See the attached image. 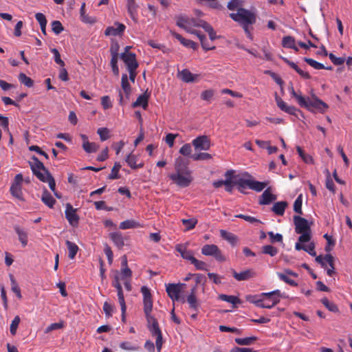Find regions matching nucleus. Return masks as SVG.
<instances>
[{
  "mask_svg": "<svg viewBox=\"0 0 352 352\" xmlns=\"http://www.w3.org/2000/svg\"><path fill=\"white\" fill-rule=\"evenodd\" d=\"M245 175L248 176V178L242 177L235 179L234 181H229L228 179L216 181L214 182L213 186L215 188H220L224 186L225 190L227 192H232L234 188H236L241 193L247 195L249 194L247 189L260 192L269 184L268 181L259 182L255 180L254 177L248 173H245Z\"/></svg>",
  "mask_w": 352,
  "mask_h": 352,
  "instance_id": "f257e3e1",
  "label": "nucleus"
},
{
  "mask_svg": "<svg viewBox=\"0 0 352 352\" xmlns=\"http://www.w3.org/2000/svg\"><path fill=\"white\" fill-rule=\"evenodd\" d=\"M175 173L170 175L173 184L179 187L188 186L193 180L192 172L188 167V162L182 157L176 159L175 163Z\"/></svg>",
  "mask_w": 352,
  "mask_h": 352,
  "instance_id": "f03ea898",
  "label": "nucleus"
},
{
  "mask_svg": "<svg viewBox=\"0 0 352 352\" xmlns=\"http://www.w3.org/2000/svg\"><path fill=\"white\" fill-rule=\"evenodd\" d=\"M295 231L301 235L298 238L300 243L309 242L311 240V228L308 221L300 216L294 217Z\"/></svg>",
  "mask_w": 352,
  "mask_h": 352,
  "instance_id": "7ed1b4c3",
  "label": "nucleus"
},
{
  "mask_svg": "<svg viewBox=\"0 0 352 352\" xmlns=\"http://www.w3.org/2000/svg\"><path fill=\"white\" fill-rule=\"evenodd\" d=\"M230 17L241 25H252L256 22V14L250 10L239 8L236 13L230 14Z\"/></svg>",
  "mask_w": 352,
  "mask_h": 352,
  "instance_id": "20e7f679",
  "label": "nucleus"
},
{
  "mask_svg": "<svg viewBox=\"0 0 352 352\" xmlns=\"http://www.w3.org/2000/svg\"><path fill=\"white\" fill-rule=\"evenodd\" d=\"M186 286L184 283H169L166 285V291L168 297L173 301H182L185 302L184 298L180 297L182 288Z\"/></svg>",
  "mask_w": 352,
  "mask_h": 352,
  "instance_id": "39448f33",
  "label": "nucleus"
},
{
  "mask_svg": "<svg viewBox=\"0 0 352 352\" xmlns=\"http://www.w3.org/2000/svg\"><path fill=\"white\" fill-rule=\"evenodd\" d=\"M305 104L306 105L300 106L311 111H314V109L320 113H324V111L329 108L327 104L314 96L312 98H305Z\"/></svg>",
  "mask_w": 352,
  "mask_h": 352,
  "instance_id": "423d86ee",
  "label": "nucleus"
},
{
  "mask_svg": "<svg viewBox=\"0 0 352 352\" xmlns=\"http://www.w3.org/2000/svg\"><path fill=\"white\" fill-rule=\"evenodd\" d=\"M201 254L205 256H213L217 261L223 262L226 261V257L221 252V250L214 244H206L201 248Z\"/></svg>",
  "mask_w": 352,
  "mask_h": 352,
  "instance_id": "0eeeda50",
  "label": "nucleus"
},
{
  "mask_svg": "<svg viewBox=\"0 0 352 352\" xmlns=\"http://www.w3.org/2000/svg\"><path fill=\"white\" fill-rule=\"evenodd\" d=\"M141 292L143 294V304H144V312L146 319L150 318H154L151 314L153 309V300L150 290L146 286H143L141 288Z\"/></svg>",
  "mask_w": 352,
  "mask_h": 352,
  "instance_id": "6e6552de",
  "label": "nucleus"
},
{
  "mask_svg": "<svg viewBox=\"0 0 352 352\" xmlns=\"http://www.w3.org/2000/svg\"><path fill=\"white\" fill-rule=\"evenodd\" d=\"M196 151H208L211 146V142L207 135H200L192 142Z\"/></svg>",
  "mask_w": 352,
  "mask_h": 352,
  "instance_id": "1a4fd4ad",
  "label": "nucleus"
},
{
  "mask_svg": "<svg viewBox=\"0 0 352 352\" xmlns=\"http://www.w3.org/2000/svg\"><path fill=\"white\" fill-rule=\"evenodd\" d=\"M120 58L126 65L128 70L137 69L138 63L134 53H122Z\"/></svg>",
  "mask_w": 352,
  "mask_h": 352,
  "instance_id": "9d476101",
  "label": "nucleus"
},
{
  "mask_svg": "<svg viewBox=\"0 0 352 352\" xmlns=\"http://www.w3.org/2000/svg\"><path fill=\"white\" fill-rule=\"evenodd\" d=\"M65 217L71 226L74 227L78 224L79 217L76 214V209L70 204L66 205Z\"/></svg>",
  "mask_w": 352,
  "mask_h": 352,
  "instance_id": "9b49d317",
  "label": "nucleus"
},
{
  "mask_svg": "<svg viewBox=\"0 0 352 352\" xmlns=\"http://www.w3.org/2000/svg\"><path fill=\"white\" fill-rule=\"evenodd\" d=\"M176 19V24L179 28H186L187 26L197 27L198 20L189 18L186 15L177 16Z\"/></svg>",
  "mask_w": 352,
  "mask_h": 352,
  "instance_id": "f8f14e48",
  "label": "nucleus"
},
{
  "mask_svg": "<svg viewBox=\"0 0 352 352\" xmlns=\"http://www.w3.org/2000/svg\"><path fill=\"white\" fill-rule=\"evenodd\" d=\"M148 328L153 336H156V339H162V333L160 329L157 320L155 318L146 319Z\"/></svg>",
  "mask_w": 352,
  "mask_h": 352,
  "instance_id": "ddd939ff",
  "label": "nucleus"
},
{
  "mask_svg": "<svg viewBox=\"0 0 352 352\" xmlns=\"http://www.w3.org/2000/svg\"><path fill=\"white\" fill-rule=\"evenodd\" d=\"M175 250L178 252L181 256L187 261L191 262L194 258V253L192 251L188 250V243H179L175 246Z\"/></svg>",
  "mask_w": 352,
  "mask_h": 352,
  "instance_id": "4468645a",
  "label": "nucleus"
},
{
  "mask_svg": "<svg viewBox=\"0 0 352 352\" xmlns=\"http://www.w3.org/2000/svg\"><path fill=\"white\" fill-rule=\"evenodd\" d=\"M30 164L32 172L38 178V173H45V172H48V170L45 168L43 164L35 156L32 157V161L30 162Z\"/></svg>",
  "mask_w": 352,
  "mask_h": 352,
  "instance_id": "2eb2a0df",
  "label": "nucleus"
},
{
  "mask_svg": "<svg viewBox=\"0 0 352 352\" xmlns=\"http://www.w3.org/2000/svg\"><path fill=\"white\" fill-rule=\"evenodd\" d=\"M113 286L117 289V291H118V300H119V303L121 307L122 318H124V314H125L126 309V304H125V301H124V297L122 286L118 280H116V281L113 283Z\"/></svg>",
  "mask_w": 352,
  "mask_h": 352,
  "instance_id": "dca6fc26",
  "label": "nucleus"
},
{
  "mask_svg": "<svg viewBox=\"0 0 352 352\" xmlns=\"http://www.w3.org/2000/svg\"><path fill=\"white\" fill-rule=\"evenodd\" d=\"M233 277L239 280H247L254 276V273L252 270H246L241 272H236L234 270H231Z\"/></svg>",
  "mask_w": 352,
  "mask_h": 352,
  "instance_id": "f3484780",
  "label": "nucleus"
},
{
  "mask_svg": "<svg viewBox=\"0 0 352 352\" xmlns=\"http://www.w3.org/2000/svg\"><path fill=\"white\" fill-rule=\"evenodd\" d=\"M171 32V34L175 38H177L178 41H180V43L185 47H189V48H192L193 50H197V44L191 41V40H189V39H186L184 37H182V35H180L178 33H176L175 32H173V31H170Z\"/></svg>",
  "mask_w": 352,
  "mask_h": 352,
  "instance_id": "a211bd4d",
  "label": "nucleus"
},
{
  "mask_svg": "<svg viewBox=\"0 0 352 352\" xmlns=\"http://www.w3.org/2000/svg\"><path fill=\"white\" fill-rule=\"evenodd\" d=\"M178 76L185 82H192L195 81L199 76L197 74H193L187 69L179 72Z\"/></svg>",
  "mask_w": 352,
  "mask_h": 352,
  "instance_id": "6ab92c4d",
  "label": "nucleus"
},
{
  "mask_svg": "<svg viewBox=\"0 0 352 352\" xmlns=\"http://www.w3.org/2000/svg\"><path fill=\"white\" fill-rule=\"evenodd\" d=\"M148 98L149 95H148L146 91L137 98V100L132 104V107L135 108L141 106L144 109H146L148 107Z\"/></svg>",
  "mask_w": 352,
  "mask_h": 352,
  "instance_id": "aec40b11",
  "label": "nucleus"
},
{
  "mask_svg": "<svg viewBox=\"0 0 352 352\" xmlns=\"http://www.w3.org/2000/svg\"><path fill=\"white\" fill-rule=\"evenodd\" d=\"M282 59L284 60L285 63H286L288 65L293 68L301 77L305 79L311 78V76L309 75V74L300 69L295 63L289 60L287 58L282 57Z\"/></svg>",
  "mask_w": 352,
  "mask_h": 352,
  "instance_id": "412c9836",
  "label": "nucleus"
},
{
  "mask_svg": "<svg viewBox=\"0 0 352 352\" xmlns=\"http://www.w3.org/2000/svg\"><path fill=\"white\" fill-rule=\"evenodd\" d=\"M110 237L118 248L122 249L123 248L124 245V238L121 232H116L111 233Z\"/></svg>",
  "mask_w": 352,
  "mask_h": 352,
  "instance_id": "4be33fe9",
  "label": "nucleus"
},
{
  "mask_svg": "<svg viewBox=\"0 0 352 352\" xmlns=\"http://www.w3.org/2000/svg\"><path fill=\"white\" fill-rule=\"evenodd\" d=\"M220 235L224 240L228 241L233 246L236 245L238 242V238L235 234L225 230H220Z\"/></svg>",
  "mask_w": 352,
  "mask_h": 352,
  "instance_id": "5701e85b",
  "label": "nucleus"
},
{
  "mask_svg": "<svg viewBox=\"0 0 352 352\" xmlns=\"http://www.w3.org/2000/svg\"><path fill=\"white\" fill-rule=\"evenodd\" d=\"M121 87L125 94L126 98L129 100L131 92V87L129 82L128 76L126 74L122 76Z\"/></svg>",
  "mask_w": 352,
  "mask_h": 352,
  "instance_id": "b1692460",
  "label": "nucleus"
},
{
  "mask_svg": "<svg viewBox=\"0 0 352 352\" xmlns=\"http://www.w3.org/2000/svg\"><path fill=\"white\" fill-rule=\"evenodd\" d=\"M138 6L136 4L135 0H127V10L132 18V19L135 21H137V9Z\"/></svg>",
  "mask_w": 352,
  "mask_h": 352,
  "instance_id": "393cba45",
  "label": "nucleus"
},
{
  "mask_svg": "<svg viewBox=\"0 0 352 352\" xmlns=\"http://www.w3.org/2000/svg\"><path fill=\"white\" fill-rule=\"evenodd\" d=\"M287 206V203L286 201H278L276 202L272 208V210L277 215L283 216L285 213V210L286 207Z\"/></svg>",
  "mask_w": 352,
  "mask_h": 352,
  "instance_id": "a878e982",
  "label": "nucleus"
},
{
  "mask_svg": "<svg viewBox=\"0 0 352 352\" xmlns=\"http://www.w3.org/2000/svg\"><path fill=\"white\" fill-rule=\"evenodd\" d=\"M38 179L42 182H47L50 189L52 190H54L55 182L49 172H45V173H38Z\"/></svg>",
  "mask_w": 352,
  "mask_h": 352,
  "instance_id": "bb28decb",
  "label": "nucleus"
},
{
  "mask_svg": "<svg viewBox=\"0 0 352 352\" xmlns=\"http://www.w3.org/2000/svg\"><path fill=\"white\" fill-rule=\"evenodd\" d=\"M14 230L16 233L18 234L19 240L21 243L23 247H25L28 244V234L27 232L21 229L19 226H14Z\"/></svg>",
  "mask_w": 352,
  "mask_h": 352,
  "instance_id": "cd10ccee",
  "label": "nucleus"
},
{
  "mask_svg": "<svg viewBox=\"0 0 352 352\" xmlns=\"http://www.w3.org/2000/svg\"><path fill=\"white\" fill-rule=\"evenodd\" d=\"M280 301V299H278V298H274L272 299V303H268L267 301H263L262 300H258L254 302V304L261 308H265V309H271L274 306H275L276 304H278Z\"/></svg>",
  "mask_w": 352,
  "mask_h": 352,
  "instance_id": "c85d7f7f",
  "label": "nucleus"
},
{
  "mask_svg": "<svg viewBox=\"0 0 352 352\" xmlns=\"http://www.w3.org/2000/svg\"><path fill=\"white\" fill-rule=\"evenodd\" d=\"M65 243L69 251L68 256L69 258L73 259L78 252V247L76 243L69 241H66Z\"/></svg>",
  "mask_w": 352,
  "mask_h": 352,
  "instance_id": "c756f323",
  "label": "nucleus"
},
{
  "mask_svg": "<svg viewBox=\"0 0 352 352\" xmlns=\"http://www.w3.org/2000/svg\"><path fill=\"white\" fill-rule=\"evenodd\" d=\"M256 340L257 338L255 336H250L243 338H237L234 339L235 342L239 345H251Z\"/></svg>",
  "mask_w": 352,
  "mask_h": 352,
  "instance_id": "7c9ffc66",
  "label": "nucleus"
},
{
  "mask_svg": "<svg viewBox=\"0 0 352 352\" xmlns=\"http://www.w3.org/2000/svg\"><path fill=\"white\" fill-rule=\"evenodd\" d=\"M186 301L189 304L190 309L195 311L198 310L199 305L195 294H188L186 298Z\"/></svg>",
  "mask_w": 352,
  "mask_h": 352,
  "instance_id": "2f4dec72",
  "label": "nucleus"
},
{
  "mask_svg": "<svg viewBox=\"0 0 352 352\" xmlns=\"http://www.w3.org/2000/svg\"><path fill=\"white\" fill-rule=\"evenodd\" d=\"M137 160L138 158L135 155L129 154L126 158V162H127L128 165L133 169L142 167V164H140L138 165L136 164Z\"/></svg>",
  "mask_w": 352,
  "mask_h": 352,
  "instance_id": "473e14b6",
  "label": "nucleus"
},
{
  "mask_svg": "<svg viewBox=\"0 0 352 352\" xmlns=\"http://www.w3.org/2000/svg\"><path fill=\"white\" fill-rule=\"evenodd\" d=\"M324 258H325L326 262L330 266V268L327 270V273L329 276H331L333 274L334 270H335L334 264H333L334 258L331 254H327L324 255Z\"/></svg>",
  "mask_w": 352,
  "mask_h": 352,
  "instance_id": "72a5a7b5",
  "label": "nucleus"
},
{
  "mask_svg": "<svg viewBox=\"0 0 352 352\" xmlns=\"http://www.w3.org/2000/svg\"><path fill=\"white\" fill-rule=\"evenodd\" d=\"M191 158L195 161H204L212 159V156L208 153H199L192 154Z\"/></svg>",
  "mask_w": 352,
  "mask_h": 352,
  "instance_id": "f704fd0d",
  "label": "nucleus"
},
{
  "mask_svg": "<svg viewBox=\"0 0 352 352\" xmlns=\"http://www.w3.org/2000/svg\"><path fill=\"white\" fill-rule=\"evenodd\" d=\"M19 80L28 87H32L34 85V81L23 73L19 74Z\"/></svg>",
  "mask_w": 352,
  "mask_h": 352,
  "instance_id": "c9c22d12",
  "label": "nucleus"
},
{
  "mask_svg": "<svg viewBox=\"0 0 352 352\" xmlns=\"http://www.w3.org/2000/svg\"><path fill=\"white\" fill-rule=\"evenodd\" d=\"M219 298L223 301L230 302L232 305H235L236 303L240 302V300L234 296L221 294V295H219Z\"/></svg>",
  "mask_w": 352,
  "mask_h": 352,
  "instance_id": "e433bc0d",
  "label": "nucleus"
},
{
  "mask_svg": "<svg viewBox=\"0 0 352 352\" xmlns=\"http://www.w3.org/2000/svg\"><path fill=\"white\" fill-rule=\"evenodd\" d=\"M20 322L21 318L19 316H16L12 320L10 327V331L12 336L16 335Z\"/></svg>",
  "mask_w": 352,
  "mask_h": 352,
  "instance_id": "4c0bfd02",
  "label": "nucleus"
},
{
  "mask_svg": "<svg viewBox=\"0 0 352 352\" xmlns=\"http://www.w3.org/2000/svg\"><path fill=\"white\" fill-rule=\"evenodd\" d=\"M289 89L290 90V92H291V94L292 95V96L294 98H295L296 99V100L298 101V103L299 105H306L305 104V98L302 96L298 94L295 91V90L293 87V85L292 84L289 86Z\"/></svg>",
  "mask_w": 352,
  "mask_h": 352,
  "instance_id": "58836bf2",
  "label": "nucleus"
},
{
  "mask_svg": "<svg viewBox=\"0 0 352 352\" xmlns=\"http://www.w3.org/2000/svg\"><path fill=\"white\" fill-rule=\"evenodd\" d=\"M121 168V165L119 162H115L114 166L111 169V172L109 175V179H115L120 178V175L118 174L119 170Z\"/></svg>",
  "mask_w": 352,
  "mask_h": 352,
  "instance_id": "ea45409f",
  "label": "nucleus"
},
{
  "mask_svg": "<svg viewBox=\"0 0 352 352\" xmlns=\"http://www.w3.org/2000/svg\"><path fill=\"white\" fill-rule=\"evenodd\" d=\"M262 252L271 256H274L278 253V249L271 245H267L263 247Z\"/></svg>",
  "mask_w": 352,
  "mask_h": 352,
  "instance_id": "a19ab883",
  "label": "nucleus"
},
{
  "mask_svg": "<svg viewBox=\"0 0 352 352\" xmlns=\"http://www.w3.org/2000/svg\"><path fill=\"white\" fill-rule=\"evenodd\" d=\"M304 61L316 69H324V65L310 58H304Z\"/></svg>",
  "mask_w": 352,
  "mask_h": 352,
  "instance_id": "79ce46f5",
  "label": "nucleus"
},
{
  "mask_svg": "<svg viewBox=\"0 0 352 352\" xmlns=\"http://www.w3.org/2000/svg\"><path fill=\"white\" fill-rule=\"evenodd\" d=\"M10 280H11L12 291L16 294V296L18 297V298L21 299L22 298V296L21 294V289H20L19 287L18 286V285H17L16 282L15 281L12 275H10Z\"/></svg>",
  "mask_w": 352,
  "mask_h": 352,
  "instance_id": "37998d69",
  "label": "nucleus"
},
{
  "mask_svg": "<svg viewBox=\"0 0 352 352\" xmlns=\"http://www.w3.org/2000/svg\"><path fill=\"white\" fill-rule=\"evenodd\" d=\"M182 222L183 225L186 227V230H190L195 228V225L197 223V220L194 218L188 219H184L182 220Z\"/></svg>",
  "mask_w": 352,
  "mask_h": 352,
  "instance_id": "c03bdc74",
  "label": "nucleus"
},
{
  "mask_svg": "<svg viewBox=\"0 0 352 352\" xmlns=\"http://www.w3.org/2000/svg\"><path fill=\"white\" fill-rule=\"evenodd\" d=\"M243 3L242 0H231L228 2L227 7L230 10H235L241 8L243 6Z\"/></svg>",
  "mask_w": 352,
  "mask_h": 352,
  "instance_id": "a18cd8bd",
  "label": "nucleus"
},
{
  "mask_svg": "<svg viewBox=\"0 0 352 352\" xmlns=\"http://www.w3.org/2000/svg\"><path fill=\"white\" fill-rule=\"evenodd\" d=\"M296 150L300 157L305 163L309 164L313 162L312 157L309 155H306L300 146H298L296 147Z\"/></svg>",
  "mask_w": 352,
  "mask_h": 352,
  "instance_id": "49530a36",
  "label": "nucleus"
},
{
  "mask_svg": "<svg viewBox=\"0 0 352 352\" xmlns=\"http://www.w3.org/2000/svg\"><path fill=\"white\" fill-rule=\"evenodd\" d=\"M278 277L286 283L287 284L291 286H297L298 284L290 278L288 277L286 274L282 272H277Z\"/></svg>",
  "mask_w": 352,
  "mask_h": 352,
  "instance_id": "de8ad7c7",
  "label": "nucleus"
},
{
  "mask_svg": "<svg viewBox=\"0 0 352 352\" xmlns=\"http://www.w3.org/2000/svg\"><path fill=\"white\" fill-rule=\"evenodd\" d=\"M295 44V39L291 36H284L282 41V45L284 47L290 48L293 47Z\"/></svg>",
  "mask_w": 352,
  "mask_h": 352,
  "instance_id": "09e8293b",
  "label": "nucleus"
},
{
  "mask_svg": "<svg viewBox=\"0 0 352 352\" xmlns=\"http://www.w3.org/2000/svg\"><path fill=\"white\" fill-rule=\"evenodd\" d=\"M137 223L133 220H126L120 223V228L122 230L135 228Z\"/></svg>",
  "mask_w": 352,
  "mask_h": 352,
  "instance_id": "8fccbe9b",
  "label": "nucleus"
},
{
  "mask_svg": "<svg viewBox=\"0 0 352 352\" xmlns=\"http://www.w3.org/2000/svg\"><path fill=\"white\" fill-rule=\"evenodd\" d=\"M322 303L331 311L336 312L338 311V307L334 303L330 302L327 298L321 300Z\"/></svg>",
  "mask_w": 352,
  "mask_h": 352,
  "instance_id": "3c124183",
  "label": "nucleus"
},
{
  "mask_svg": "<svg viewBox=\"0 0 352 352\" xmlns=\"http://www.w3.org/2000/svg\"><path fill=\"white\" fill-rule=\"evenodd\" d=\"M191 152H192V148H191V146L190 144H185L179 149V153L182 155H183L184 156L190 157V158H191V155H192V154H191Z\"/></svg>",
  "mask_w": 352,
  "mask_h": 352,
  "instance_id": "603ef678",
  "label": "nucleus"
},
{
  "mask_svg": "<svg viewBox=\"0 0 352 352\" xmlns=\"http://www.w3.org/2000/svg\"><path fill=\"white\" fill-rule=\"evenodd\" d=\"M52 30L55 34H59L63 30V26L59 21H53L52 22Z\"/></svg>",
  "mask_w": 352,
  "mask_h": 352,
  "instance_id": "864d4df0",
  "label": "nucleus"
},
{
  "mask_svg": "<svg viewBox=\"0 0 352 352\" xmlns=\"http://www.w3.org/2000/svg\"><path fill=\"white\" fill-rule=\"evenodd\" d=\"M192 264L196 270H206V263L204 261H199L194 257V258L190 262Z\"/></svg>",
  "mask_w": 352,
  "mask_h": 352,
  "instance_id": "5fc2aeb1",
  "label": "nucleus"
},
{
  "mask_svg": "<svg viewBox=\"0 0 352 352\" xmlns=\"http://www.w3.org/2000/svg\"><path fill=\"white\" fill-rule=\"evenodd\" d=\"M64 326L63 322H55L49 325L44 331L45 333H49L50 332L60 329Z\"/></svg>",
  "mask_w": 352,
  "mask_h": 352,
  "instance_id": "6e6d98bb",
  "label": "nucleus"
},
{
  "mask_svg": "<svg viewBox=\"0 0 352 352\" xmlns=\"http://www.w3.org/2000/svg\"><path fill=\"white\" fill-rule=\"evenodd\" d=\"M329 58L335 65H341L345 61V58L344 57H336L332 53L329 54Z\"/></svg>",
  "mask_w": 352,
  "mask_h": 352,
  "instance_id": "4d7b16f0",
  "label": "nucleus"
},
{
  "mask_svg": "<svg viewBox=\"0 0 352 352\" xmlns=\"http://www.w3.org/2000/svg\"><path fill=\"white\" fill-rule=\"evenodd\" d=\"M261 296L268 297L270 298H272V300L274 298H278V299H279L280 297H283V294L280 293V291L278 289H276L274 291L267 293H262Z\"/></svg>",
  "mask_w": 352,
  "mask_h": 352,
  "instance_id": "13d9d810",
  "label": "nucleus"
},
{
  "mask_svg": "<svg viewBox=\"0 0 352 352\" xmlns=\"http://www.w3.org/2000/svg\"><path fill=\"white\" fill-rule=\"evenodd\" d=\"M97 133L100 135V138L102 141L107 140L109 138V131L107 128H99Z\"/></svg>",
  "mask_w": 352,
  "mask_h": 352,
  "instance_id": "bf43d9fd",
  "label": "nucleus"
},
{
  "mask_svg": "<svg viewBox=\"0 0 352 352\" xmlns=\"http://www.w3.org/2000/svg\"><path fill=\"white\" fill-rule=\"evenodd\" d=\"M21 186L20 184L12 183L10 187V192L15 198H19L20 197Z\"/></svg>",
  "mask_w": 352,
  "mask_h": 352,
  "instance_id": "052dcab7",
  "label": "nucleus"
},
{
  "mask_svg": "<svg viewBox=\"0 0 352 352\" xmlns=\"http://www.w3.org/2000/svg\"><path fill=\"white\" fill-rule=\"evenodd\" d=\"M267 234L270 236V241L272 243L283 241V236L280 234H278V233L274 234L273 232L271 231V232H268Z\"/></svg>",
  "mask_w": 352,
  "mask_h": 352,
  "instance_id": "680f3d73",
  "label": "nucleus"
},
{
  "mask_svg": "<svg viewBox=\"0 0 352 352\" xmlns=\"http://www.w3.org/2000/svg\"><path fill=\"white\" fill-rule=\"evenodd\" d=\"M235 217L243 219L245 221H248L249 223H261V221L258 219H256V218H254L253 217L248 216V215H245V214H239L235 215Z\"/></svg>",
  "mask_w": 352,
  "mask_h": 352,
  "instance_id": "e2e57ef3",
  "label": "nucleus"
},
{
  "mask_svg": "<svg viewBox=\"0 0 352 352\" xmlns=\"http://www.w3.org/2000/svg\"><path fill=\"white\" fill-rule=\"evenodd\" d=\"M51 52H52V54H54V61L58 64L60 66H64L65 63L64 62L61 60L60 58V53L58 51V50H56V48H53L51 50Z\"/></svg>",
  "mask_w": 352,
  "mask_h": 352,
  "instance_id": "0e129e2a",
  "label": "nucleus"
},
{
  "mask_svg": "<svg viewBox=\"0 0 352 352\" xmlns=\"http://www.w3.org/2000/svg\"><path fill=\"white\" fill-rule=\"evenodd\" d=\"M264 192L261 195L260 198H276L272 194V188L271 186H266Z\"/></svg>",
  "mask_w": 352,
  "mask_h": 352,
  "instance_id": "69168bd1",
  "label": "nucleus"
},
{
  "mask_svg": "<svg viewBox=\"0 0 352 352\" xmlns=\"http://www.w3.org/2000/svg\"><path fill=\"white\" fill-rule=\"evenodd\" d=\"M214 91L212 89L204 91L201 94V98L204 100L209 101L213 96Z\"/></svg>",
  "mask_w": 352,
  "mask_h": 352,
  "instance_id": "338daca9",
  "label": "nucleus"
},
{
  "mask_svg": "<svg viewBox=\"0 0 352 352\" xmlns=\"http://www.w3.org/2000/svg\"><path fill=\"white\" fill-rule=\"evenodd\" d=\"M113 308V306L111 304L109 303L108 302H105L104 303L103 310L107 316H111Z\"/></svg>",
  "mask_w": 352,
  "mask_h": 352,
  "instance_id": "774afa93",
  "label": "nucleus"
}]
</instances>
